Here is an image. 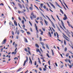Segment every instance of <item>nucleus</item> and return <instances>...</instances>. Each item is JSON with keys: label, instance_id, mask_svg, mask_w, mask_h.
<instances>
[{"label": "nucleus", "instance_id": "nucleus-47", "mask_svg": "<svg viewBox=\"0 0 73 73\" xmlns=\"http://www.w3.org/2000/svg\"><path fill=\"white\" fill-rule=\"evenodd\" d=\"M31 15L32 16H33V15H34V14H33V12H31Z\"/></svg>", "mask_w": 73, "mask_h": 73}, {"label": "nucleus", "instance_id": "nucleus-24", "mask_svg": "<svg viewBox=\"0 0 73 73\" xmlns=\"http://www.w3.org/2000/svg\"><path fill=\"white\" fill-rule=\"evenodd\" d=\"M47 4L49 8H50V5H49L48 3H47Z\"/></svg>", "mask_w": 73, "mask_h": 73}, {"label": "nucleus", "instance_id": "nucleus-30", "mask_svg": "<svg viewBox=\"0 0 73 73\" xmlns=\"http://www.w3.org/2000/svg\"><path fill=\"white\" fill-rule=\"evenodd\" d=\"M29 24H30V25H31V27L32 26V23H31V22H30V21H29Z\"/></svg>", "mask_w": 73, "mask_h": 73}, {"label": "nucleus", "instance_id": "nucleus-49", "mask_svg": "<svg viewBox=\"0 0 73 73\" xmlns=\"http://www.w3.org/2000/svg\"><path fill=\"white\" fill-rule=\"evenodd\" d=\"M43 34V32L42 31H41V33H40V35H42Z\"/></svg>", "mask_w": 73, "mask_h": 73}, {"label": "nucleus", "instance_id": "nucleus-7", "mask_svg": "<svg viewBox=\"0 0 73 73\" xmlns=\"http://www.w3.org/2000/svg\"><path fill=\"white\" fill-rule=\"evenodd\" d=\"M7 41V40L6 39H4L3 40V41L2 44L3 45V44H5L6 43V41Z\"/></svg>", "mask_w": 73, "mask_h": 73}, {"label": "nucleus", "instance_id": "nucleus-8", "mask_svg": "<svg viewBox=\"0 0 73 73\" xmlns=\"http://www.w3.org/2000/svg\"><path fill=\"white\" fill-rule=\"evenodd\" d=\"M49 3L50 4H51V5L52 7H53V8H54V9H56V7H55V6L52 3L50 2H49Z\"/></svg>", "mask_w": 73, "mask_h": 73}, {"label": "nucleus", "instance_id": "nucleus-20", "mask_svg": "<svg viewBox=\"0 0 73 73\" xmlns=\"http://www.w3.org/2000/svg\"><path fill=\"white\" fill-rule=\"evenodd\" d=\"M29 8L30 10H31V11H33V7H30Z\"/></svg>", "mask_w": 73, "mask_h": 73}, {"label": "nucleus", "instance_id": "nucleus-55", "mask_svg": "<svg viewBox=\"0 0 73 73\" xmlns=\"http://www.w3.org/2000/svg\"><path fill=\"white\" fill-rule=\"evenodd\" d=\"M18 13H21V12L19 10L18 11Z\"/></svg>", "mask_w": 73, "mask_h": 73}, {"label": "nucleus", "instance_id": "nucleus-9", "mask_svg": "<svg viewBox=\"0 0 73 73\" xmlns=\"http://www.w3.org/2000/svg\"><path fill=\"white\" fill-rule=\"evenodd\" d=\"M29 60H30V61L29 62V63H31V65H32V60H31V58L29 57Z\"/></svg>", "mask_w": 73, "mask_h": 73}, {"label": "nucleus", "instance_id": "nucleus-4", "mask_svg": "<svg viewBox=\"0 0 73 73\" xmlns=\"http://www.w3.org/2000/svg\"><path fill=\"white\" fill-rule=\"evenodd\" d=\"M64 16L65 17H64L63 18V19L64 20H66L68 19V17L66 16V14H64Z\"/></svg>", "mask_w": 73, "mask_h": 73}, {"label": "nucleus", "instance_id": "nucleus-33", "mask_svg": "<svg viewBox=\"0 0 73 73\" xmlns=\"http://www.w3.org/2000/svg\"><path fill=\"white\" fill-rule=\"evenodd\" d=\"M51 17H52V19H53V20H54V21H55V19H54V18H53V16H52V15H51Z\"/></svg>", "mask_w": 73, "mask_h": 73}, {"label": "nucleus", "instance_id": "nucleus-22", "mask_svg": "<svg viewBox=\"0 0 73 73\" xmlns=\"http://www.w3.org/2000/svg\"><path fill=\"white\" fill-rule=\"evenodd\" d=\"M35 46H36V47H37V48H39V46H38V44H35Z\"/></svg>", "mask_w": 73, "mask_h": 73}, {"label": "nucleus", "instance_id": "nucleus-39", "mask_svg": "<svg viewBox=\"0 0 73 73\" xmlns=\"http://www.w3.org/2000/svg\"><path fill=\"white\" fill-rule=\"evenodd\" d=\"M46 56H47V57H48V58H50L49 56V54H48V53H47V54H46Z\"/></svg>", "mask_w": 73, "mask_h": 73}, {"label": "nucleus", "instance_id": "nucleus-50", "mask_svg": "<svg viewBox=\"0 0 73 73\" xmlns=\"http://www.w3.org/2000/svg\"><path fill=\"white\" fill-rule=\"evenodd\" d=\"M22 6H23V8H24V9H25V7L24 5V4L22 5Z\"/></svg>", "mask_w": 73, "mask_h": 73}, {"label": "nucleus", "instance_id": "nucleus-42", "mask_svg": "<svg viewBox=\"0 0 73 73\" xmlns=\"http://www.w3.org/2000/svg\"><path fill=\"white\" fill-rule=\"evenodd\" d=\"M9 25L11 26V24H12V22H10L9 23Z\"/></svg>", "mask_w": 73, "mask_h": 73}, {"label": "nucleus", "instance_id": "nucleus-62", "mask_svg": "<svg viewBox=\"0 0 73 73\" xmlns=\"http://www.w3.org/2000/svg\"><path fill=\"white\" fill-rule=\"evenodd\" d=\"M65 61H66V62H68V60L66 59H65Z\"/></svg>", "mask_w": 73, "mask_h": 73}, {"label": "nucleus", "instance_id": "nucleus-16", "mask_svg": "<svg viewBox=\"0 0 73 73\" xmlns=\"http://www.w3.org/2000/svg\"><path fill=\"white\" fill-rule=\"evenodd\" d=\"M63 37H64V38H65V39L67 41H69V40L68 39H67L65 37V36H64L63 35Z\"/></svg>", "mask_w": 73, "mask_h": 73}, {"label": "nucleus", "instance_id": "nucleus-57", "mask_svg": "<svg viewBox=\"0 0 73 73\" xmlns=\"http://www.w3.org/2000/svg\"><path fill=\"white\" fill-rule=\"evenodd\" d=\"M43 8L44 9H46V7L45 6H44Z\"/></svg>", "mask_w": 73, "mask_h": 73}, {"label": "nucleus", "instance_id": "nucleus-48", "mask_svg": "<svg viewBox=\"0 0 73 73\" xmlns=\"http://www.w3.org/2000/svg\"><path fill=\"white\" fill-rule=\"evenodd\" d=\"M58 28L59 31H60V32H61V30H60V29L59 28V27H58Z\"/></svg>", "mask_w": 73, "mask_h": 73}, {"label": "nucleus", "instance_id": "nucleus-28", "mask_svg": "<svg viewBox=\"0 0 73 73\" xmlns=\"http://www.w3.org/2000/svg\"><path fill=\"white\" fill-rule=\"evenodd\" d=\"M40 21H43V19H42V17H40Z\"/></svg>", "mask_w": 73, "mask_h": 73}, {"label": "nucleus", "instance_id": "nucleus-17", "mask_svg": "<svg viewBox=\"0 0 73 73\" xmlns=\"http://www.w3.org/2000/svg\"><path fill=\"white\" fill-rule=\"evenodd\" d=\"M43 5H44V4L41 3L40 5V7L41 8H42L43 7Z\"/></svg>", "mask_w": 73, "mask_h": 73}, {"label": "nucleus", "instance_id": "nucleus-6", "mask_svg": "<svg viewBox=\"0 0 73 73\" xmlns=\"http://www.w3.org/2000/svg\"><path fill=\"white\" fill-rule=\"evenodd\" d=\"M35 27L36 30V32L37 33H38V28H37V26L36 25V23L35 24Z\"/></svg>", "mask_w": 73, "mask_h": 73}, {"label": "nucleus", "instance_id": "nucleus-19", "mask_svg": "<svg viewBox=\"0 0 73 73\" xmlns=\"http://www.w3.org/2000/svg\"><path fill=\"white\" fill-rule=\"evenodd\" d=\"M55 3L57 5V6H58V7H59L60 6V5H59L58 4V3H57V2H55Z\"/></svg>", "mask_w": 73, "mask_h": 73}, {"label": "nucleus", "instance_id": "nucleus-15", "mask_svg": "<svg viewBox=\"0 0 73 73\" xmlns=\"http://www.w3.org/2000/svg\"><path fill=\"white\" fill-rule=\"evenodd\" d=\"M18 5L19 6V7H20V8H22V6L20 4L18 3Z\"/></svg>", "mask_w": 73, "mask_h": 73}, {"label": "nucleus", "instance_id": "nucleus-29", "mask_svg": "<svg viewBox=\"0 0 73 73\" xmlns=\"http://www.w3.org/2000/svg\"><path fill=\"white\" fill-rule=\"evenodd\" d=\"M64 44L65 45H66V40H64Z\"/></svg>", "mask_w": 73, "mask_h": 73}, {"label": "nucleus", "instance_id": "nucleus-23", "mask_svg": "<svg viewBox=\"0 0 73 73\" xmlns=\"http://www.w3.org/2000/svg\"><path fill=\"white\" fill-rule=\"evenodd\" d=\"M46 48L48 49H49V46H48V45L46 44Z\"/></svg>", "mask_w": 73, "mask_h": 73}, {"label": "nucleus", "instance_id": "nucleus-35", "mask_svg": "<svg viewBox=\"0 0 73 73\" xmlns=\"http://www.w3.org/2000/svg\"><path fill=\"white\" fill-rule=\"evenodd\" d=\"M30 30L31 32H33V30H32V29L31 28H30Z\"/></svg>", "mask_w": 73, "mask_h": 73}, {"label": "nucleus", "instance_id": "nucleus-43", "mask_svg": "<svg viewBox=\"0 0 73 73\" xmlns=\"http://www.w3.org/2000/svg\"><path fill=\"white\" fill-rule=\"evenodd\" d=\"M21 69H22L21 68H20L19 70H17V72H19V71H20V70Z\"/></svg>", "mask_w": 73, "mask_h": 73}, {"label": "nucleus", "instance_id": "nucleus-10", "mask_svg": "<svg viewBox=\"0 0 73 73\" xmlns=\"http://www.w3.org/2000/svg\"><path fill=\"white\" fill-rule=\"evenodd\" d=\"M24 41L26 42H28V40H27V39L26 38L24 37Z\"/></svg>", "mask_w": 73, "mask_h": 73}, {"label": "nucleus", "instance_id": "nucleus-40", "mask_svg": "<svg viewBox=\"0 0 73 73\" xmlns=\"http://www.w3.org/2000/svg\"><path fill=\"white\" fill-rule=\"evenodd\" d=\"M40 41H42V38L41 37H40Z\"/></svg>", "mask_w": 73, "mask_h": 73}, {"label": "nucleus", "instance_id": "nucleus-51", "mask_svg": "<svg viewBox=\"0 0 73 73\" xmlns=\"http://www.w3.org/2000/svg\"><path fill=\"white\" fill-rule=\"evenodd\" d=\"M12 34L13 35H14V32H13V31H12Z\"/></svg>", "mask_w": 73, "mask_h": 73}, {"label": "nucleus", "instance_id": "nucleus-41", "mask_svg": "<svg viewBox=\"0 0 73 73\" xmlns=\"http://www.w3.org/2000/svg\"><path fill=\"white\" fill-rule=\"evenodd\" d=\"M41 14L44 18H45V16H44V15L42 13H41Z\"/></svg>", "mask_w": 73, "mask_h": 73}, {"label": "nucleus", "instance_id": "nucleus-52", "mask_svg": "<svg viewBox=\"0 0 73 73\" xmlns=\"http://www.w3.org/2000/svg\"><path fill=\"white\" fill-rule=\"evenodd\" d=\"M67 35L68 37H70V35H69L68 34H67Z\"/></svg>", "mask_w": 73, "mask_h": 73}, {"label": "nucleus", "instance_id": "nucleus-37", "mask_svg": "<svg viewBox=\"0 0 73 73\" xmlns=\"http://www.w3.org/2000/svg\"><path fill=\"white\" fill-rule=\"evenodd\" d=\"M25 51H26L27 52H28V50L27 49V48H25Z\"/></svg>", "mask_w": 73, "mask_h": 73}, {"label": "nucleus", "instance_id": "nucleus-13", "mask_svg": "<svg viewBox=\"0 0 73 73\" xmlns=\"http://www.w3.org/2000/svg\"><path fill=\"white\" fill-rule=\"evenodd\" d=\"M62 33L63 35H64V37H65L69 39V38H68V36H66V35H65L63 33Z\"/></svg>", "mask_w": 73, "mask_h": 73}, {"label": "nucleus", "instance_id": "nucleus-34", "mask_svg": "<svg viewBox=\"0 0 73 73\" xmlns=\"http://www.w3.org/2000/svg\"><path fill=\"white\" fill-rule=\"evenodd\" d=\"M20 31H21L22 33H24V31H23V30H20Z\"/></svg>", "mask_w": 73, "mask_h": 73}, {"label": "nucleus", "instance_id": "nucleus-2", "mask_svg": "<svg viewBox=\"0 0 73 73\" xmlns=\"http://www.w3.org/2000/svg\"><path fill=\"white\" fill-rule=\"evenodd\" d=\"M30 18L32 20H33V18L34 19L36 18V15H33V17L32 16V15H31L30 16Z\"/></svg>", "mask_w": 73, "mask_h": 73}, {"label": "nucleus", "instance_id": "nucleus-59", "mask_svg": "<svg viewBox=\"0 0 73 73\" xmlns=\"http://www.w3.org/2000/svg\"><path fill=\"white\" fill-rule=\"evenodd\" d=\"M17 44H15V47H17Z\"/></svg>", "mask_w": 73, "mask_h": 73}, {"label": "nucleus", "instance_id": "nucleus-63", "mask_svg": "<svg viewBox=\"0 0 73 73\" xmlns=\"http://www.w3.org/2000/svg\"><path fill=\"white\" fill-rule=\"evenodd\" d=\"M69 67L70 68H72V65H69Z\"/></svg>", "mask_w": 73, "mask_h": 73}, {"label": "nucleus", "instance_id": "nucleus-61", "mask_svg": "<svg viewBox=\"0 0 73 73\" xmlns=\"http://www.w3.org/2000/svg\"><path fill=\"white\" fill-rule=\"evenodd\" d=\"M54 36H55V37H56V33H54Z\"/></svg>", "mask_w": 73, "mask_h": 73}, {"label": "nucleus", "instance_id": "nucleus-56", "mask_svg": "<svg viewBox=\"0 0 73 73\" xmlns=\"http://www.w3.org/2000/svg\"><path fill=\"white\" fill-rule=\"evenodd\" d=\"M16 38L17 39H18L19 38V36L17 35L16 36Z\"/></svg>", "mask_w": 73, "mask_h": 73}, {"label": "nucleus", "instance_id": "nucleus-38", "mask_svg": "<svg viewBox=\"0 0 73 73\" xmlns=\"http://www.w3.org/2000/svg\"><path fill=\"white\" fill-rule=\"evenodd\" d=\"M40 23L42 25H43V22H42V21H40Z\"/></svg>", "mask_w": 73, "mask_h": 73}, {"label": "nucleus", "instance_id": "nucleus-58", "mask_svg": "<svg viewBox=\"0 0 73 73\" xmlns=\"http://www.w3.org/2000/svg\"><path fill=\"white\" fill-rule=\"evenodd\" d=\"M50 60L48 61V64H49V65H50Z\"/></svg>", "mask_w": 73, "mask_h": 73}, {"label": "nucleus", "instance_id": "nucleus-26", "mask_svg": "<svg viewBox=\"0 0 73 73\" xmlns=\"http://www.w3.org/2000/svg\"><path fill=\"white\" fill-rule=\"evenodd\" d=\"M67 50V48L66 47H65L64 48V52H66Z\"/></svg>", "mask_w": 73, "mask_h": 73}, {"label": "nucleus", "instance_id": "nucleus-3", "mask_svg": "<svg viewBox=\"0 0 73 73\" xmlns=\"http://www.w3.org/2000/svg\"><path fill=\"white\" fill-rule=\"evenodd\" d=\"M28 56H27L26 60H25L24 61V64L23 65V66H25V64H26V62H27V61H28Z\"/></svg>", "mask_w": 73, "mask_h": 73}, {"label": "nucleus", "instance_id": "nucleus-5", "mask_svg": "<svg viewBox=\"0 0 73 73\" xmlns=\"http://www.w3.org/2000/svg\"><path fill=\"white\" fill-rule=\"evenodd\" d=\"M61 21L62 23V25L63 27H64V29H65V30H66V28H65V26H64V22H63V21H62V20H61Z\"/></svg>", "mask_w": 73, "mask_h": 73}, {"label": "nucleus", "instance_id": "nucleus-45", "mask_svg": "<svg viewBox=\"0 0 73 73\" xmlns=\"http://www.w3.org/2000/svg\"><path fill=\"white\" fill-rule=\"evenodd\" d=\"M22 23L23 24H24V21L23 20L22 21Z\"/></svg>", "mask_w": 73, "mask_h": 73}, {"label": "nucleus", "instance_id": "nucleus-11", "mask_svg": "<svg viewBox=\"0 0 73 73\" xmlns=\"http://www.w3.org/2000/svg\"><path fill=\"white\" fill-rule=\"evenodd\" d=\"M14 23L15 25H16V26H17V22H16V20H14Z\"/></svg>", "mask_w": 73, "mask_h": 73}, {"label": "nucleus", "instance_id": "nucleus-60", "mask_svg": "<svg viewBox=\"0 0 73 73\" xmlns=\"http://www.w3.org/2000/svg\"><path fill=\"white\" fill-rule=\"evenodd\" d=\"M27 48H28V51H30V48H29V47H28Z\"/></svg>", "mask_w": 73, "mask_h": 73}, {"label": "nucleus", "instance_id": "nucleus-25", "mask_svg": "<svg viewBox=\"0 0 73 73\" xmlns=\"http://www.w3.org/2000/svg\"><path fill=\"white\" fill-rule=\"evenodd\" d=\"M69 26L70 27H71V28H72V29H73V26H72V25H69Z\"/></svg>", "mask_w": 73, "mask_h": 73}, {"label": "nucleus", "instance_id": "nucleus-27", "mask_svg": "<svg viewBox=\"0 0 73 73\" xmlns=\"http://www.w3.org/2000/svg\"><path fill=\"white\" fill-rule=\"evenodd\" d=\"M69 54L67 53L66 55V57H68L69 56Z\"/></svg>", "mask_w": 73, "mask_h": 73}, {"label": "nucleus", "instance_id": "nucleus-12", "mask_svg": "<svg viewBox=\"0 0 73 73\" xmlns=\"http://www.w3.org/2000/svg\"><path fill=\"white\" fill-rule=\"evenodd\" d=\"M44 22L46 25H48V22H47V21H46V20H44Z\"/></svg>", "mask_w": 73, "mask_h": 73}, {"label": "nucleus", "instance_id": "nucleus-54", "mask_svg": "<svg viewBox=\"0 0 73 73\" xmlns=\"http://www.w3.org/2000/svg\"><path fill=\"white\" fill-rule=\"evenodd\" d=\"M18 19H19V20H20V21H21V18H20V17H18Z\"/></svg>", "mask_w": 73, "mask_h": 73}, {"label": "nucleus", "instance_id": "nucleus-64", "mask_svg": "<svg viewBox=\"0 0 73 73\" xmlns=\"http://www.w3.org/2000/svg\"><path fill=\"white\" fill-rule=\"evenodd\" d=\"M37 63H36V61H35V65L36 66V65Z\"/></svg>", "mask_w": 73, "mask_h": 73}, {"label": "nucleus", "instance_id": "nucleus-1", "mask_svg": "<svg viewBox=\"0 0 73 73\" xmlns=\"http://www.w3.org/2000/svg\"><path fill=\"white\" fill-rule=\"evenodd\" d=\"M46 16V17H47V18H48V19L49 20V21H50V22L52 24V26L54 28V29L56 28V27H55V26H54V23H53V22H52V21H51L50 19L48 17L47 15Z\"/></svg>", "mask_w": 73, "mask_h": 73}, {"label": "nucleus", "instance_id": "nucleus-46", "mask_svg": "<svg viewBox=\"0 0 73 73\" xmlns=\"http://www.w3.org/2000/svg\"><path fill=\"white\" fill-rule=\"evenodd\" d=\"M0 5H2V6H4V4L3 3H1L0 4Z\"/></svg>", "mask_w": 73, "mask_h": 73}, {"label": "nucleus", "instance_id": "nucleus-31", "mask_svg": "<svg viewBox=\"0 0 73 73\" xmlns=\"http://www.w3.org/2000/svg\"><path fill=\"white\" fill-rule=\"evenodd\" d=\"M12 54H16V52H13L12 53Z\"/></svg>", "mask_w": 73, "mask_h": 73}, {"label": "nucleus", "instance_id": "nucleus-36", "mask_svg": "<svg viewBox=\"0 0 73 73\" xmlns=\"http://www.w3.org/2000/svg\"><path fill=\"white\" fill-rule=\"evenodd\" d=\"M38 59L39 62L40 64H41V62H40V58H38Z\"/></svg>", "mask_w": 73, "mask_h": 73}, {"label": "nucleus", "instance_id": "nucleus-21", "mask_svg": "<svg viewBox=\"0 0 73 73\" xmlns=\"http://www.w3.org/2000/svg\"><path fill=\"white\" fill-rule=\"evenodd\" d=\"M51 50L52 53V56H53L54 54V52H53V50Z\"/></svg>", "mask_w": 73, "mask_h": 73}, {"label": "nucleus", "instance_id": "nucleus-44", "mask_svg": "<svg viewBox=\"0 0 73 73\" xmlns=\"http://www.w3.org/2000/svg\"><path fill=\"white\" fill-rule=\"evenodd\" d=\"M68 61L69 62L70 64H71V62L70 61V60L69 59L68 60Z\"/></svg>", "mask_w": 73, "mask_h": 73}, {"label": "nucleus", "instance_id": "nucleus-53", "mask_svg": "<svg viewBox=\"0 0 73 73\" xmlns=\"http://www.w3.org/2000/svg\"><path fill=\"white\" fill-rule=\"evenodd\" d=\"M67 23L68 24V26H69L70 25V23H69V21H67Z\"/></svg>", "mask_w": 73, "mask_h": 73}, {"label": "nucleus", "instance_id": "nucleus-32", "mask_svg": "<svg viewBox=\"0 0 73 73\" xmlns=\"http://www.w3.org/2000/svg\"><path fill=\"white\" fill-rule=\"evenodd\" d=\"M19 33H20V32L19 31V30H18L17 31V34L18 35H19Z\"/></svg>", "mask_w": 73, "mask_h": 73}, {"label": "nucleus", "instance_id": "nucleus-14", "mask_svg": "<svg viewBox=\"0 0 73 73\" xmlns=\"http://www.w3.org/2000/svg\"><path fill=\"white\" fill-rule=\"evenodd\" d=\"M40 43L42 45V46H44V45H45V44H44V43L42 42H40Z\"/></svg>", "mask_w": 73, "mask_h": 73}, {"label": "nucleus", "instance_id": "nucleus-18", "mask_svg": "<svg viewBox=\"0 0 73 73\" xmlns=\"http://www.w3.org/2000/svg\"><path fill=\"white\" fill-rule=\"evenodd\" d=\"M60 11L62 13V14H63V15H64V12H63V11H62V10L61 9H60Z\"/></svg>", "mask_w": 73, "mask_h": 73}]
</instances>
